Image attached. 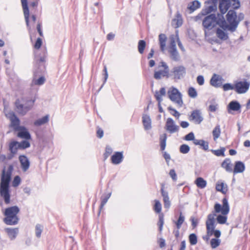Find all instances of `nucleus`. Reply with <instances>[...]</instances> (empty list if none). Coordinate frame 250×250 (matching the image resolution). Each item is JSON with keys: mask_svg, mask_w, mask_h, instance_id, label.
<instances>
[{"mask_svg": "<svg viewBox=\"0 0 250 250\" xmlns=\"http://www.w3.org/2000/svg\"><path fill=\"white\" fill-rule=\"evenodd\" d=\"M45 81V78L43 76L40 77L38 79H36L35 78L33 79L31 85H42Z\"/></svg>", "mask_w": 250, "mask_h": 250, "instance_id": "obj_38", "label": "nucleus"}, {"mask_svg": "<svg viewBox=\"0 0 250 250\" xmlns=\"http://www.w3.org/2000/svg\"><path fill=\"white\" fill-rule=\"evenodd\" d=\"M189 240L191 245H194L196 244L197 243V238L196 235L194 233L190 234L189 236Z\"/></svg>", "mask_w": 250, "mask_h": 250, "instance_id": "obj_49", "label": "nucleus"}, {"mask_svg": "<svg viewBox=\"0 0 250 250\" xmlns=\"http://www.w3.org/2000/svg\"><path fill=\"white\" fill-rule=\"evenodd\" d=\"M15 106L19 114L21 115H25L30 110V107L26 106L25 104H21L19 99L16 101Z\"/></svg>", "mask_w": 250, "mask_h": 250, "instance_id": "obj_13", "label": "nucleus"}, {"mask_svg": "<svg viewBox=\"0 0 250 250\" xmlns=\"http://www.w3.org/2000/svg\"><path fill=\"white\" fill-rule=\"evenodd\" d=\"M216 34L217 37L223 40H226L228 38V36L223 30L218 28L216 30Z\"/></svg>", "mask_w": 250, "mask_h": 250, "instance_id": "obj_37", "label": "nucleus"}, {"mask_svg": "<svg viewBox=\"0 0 250 250\" xmlns=\"http://www.w3.org/2000/svg\"><path fill=\"white\" fill-rule=\"evenodd\" d=\"M250 85V83L247 81H240L235 83L234 90L237 93H245L249 89Z\"/></svg>", "mask_w": 250, "mask_h": 250, "instance_id": "obj_10", "label": "nucleus"}, {"mask_svg": "<svg viewBox=\"0 0 250 250\" xmlns=\"http://www.w3.org/2000/svg\"><path fill=\"white\" fill-rule=\"evenodd\" d=\"M36 101V98L34 97L33 99L32 100H27L26 101V102L25 103V105L26 106H29L30 107V110L32 108L34 104V103Z\"/></svg>", "mask_w": 250, "mask_h": 250, "instance_id": "obj_58", "label": "nucleus"}, {"mask_svg": "<svg viewBox=\"0 0 250 250\" xmlns=\"http://www.w3.org/2000/svg\"><path fill=\"white\" fill-rule=\"evenodd\" d=\"M186 74V68L182 65H176L173 67L170 73V76H173L175 80H180L183 78Z\"/></svg>", "mask_w": 250, "mask_h": 250, "instance_id": "obj_7", "label": "nucleus"}, {"mask_svg": "<svg viewBox=\"0 0 250 250\" xmlns=\"http://www.w3.org/2000/svg\"><path fill=\"white\" fill-rule=\"evenodd\" d=\"M217 3H214L211 0L206 1L205 2V12L208 14L215 10L217 9Z\"/></svg>", "mask_w": 250, "mask_h": 250, "instance_id": "obj_23", "label": "nucleus"}, {"mask_svg": "<svg viewBox=\"0 0 250 250\" xmlns=\"http://www.w3.org/2000/svg\"><path fill=\"white\" fill-rule=\"evenodd\" d=\"M143 123L145 130H149L151 128V121L150 117L147 115L143 116Z\"/></svg>", "mask_w": 250, "mask_h": 250, "instance_id": "obj_30", "label": "nucleus"}, {"mask_svg": "<svg viewBox=\"0 0 250 250\" xmlns=\"http://www.w3.org/2000/svg\"><path fill=\"white\" fill-rule=\"evenodd\" d=\"M176 42L175 41V39L173 37H172L170 38L169 50H176Z\"/></svg>", "mask_w": 250, "mask_h": 250, "instance_id": "obj_59", "label": "nucleus"}, {"mask_svg": "<svg viewBox=\"0 0 250 250\" xmlns=\"http://www.w3.org/2000/svg\"><path fill=\"white\" fill-rule=\"evenodd\" d=\"M190 121H193L195 124H200L203 120V118L201 116V113L199 110H195L191 112L189 117Z\"/></svg>", "mask_w": 250, "mask_h": 250, "instance_id": "obj_14", "label": "nucleus"}, {"mask_svg": "<svg viewBox=\"0 0 250 250\" xmlns=\"http://www.w3.org/2000/svg\"><path fill=\"white\" fill-rule=\"evenodd\" d=\"M166 127L167 130L170 133H174L177 131L179 129V126L175 125L172 119L168 118L167 119Z\"/></svg>", "mask_w": 250, "mask_h": 250, "instance_id": "obj_15", "label": "nucleus"}, {"mask_svg": "<svg viewBox=\"0 0 250 250\" xmlns=\"http://www.w3.org/2000/svg\"><path fill=\"white\" fill-rule=\"evenodd\" d=\"M49 120V115H47L42 118H40L37 120H36L34 122V125L37 126H40L42 125H43L48 122Z\"/></svg>", "mask_w": 250, "mask_h": 250, "instance_id": "obj_36", "label": "nucleus"}, {"mask_svg": "<svg viewBox=\"0 0 250 250\" xmlns=\"http://www.w3.org/2000/svg\"><path fill=\"white\" fill-rule=\"evenodd\" d=\"M221 243V241L220 239L213 238L210 241V245L213 249H215L218 247Z\"/></svg>", "mask_w": 250, "mask_h": 250, "instance_id": "obj_47", "label": "nucleus"}, {"mask_svg": "<svg viewBox=\"0 0 250 250\" xmlns=\"http://www.w3.org/2000/svg\"><path fill=\"white\" fill-rule=\"evenodd\" d=\"M164 223V214L160 213L159 215V221L158 225L159 226V229L160 231H161L163 229V226Z\"/></svg>", "mask_w": 250, "mask_h": 250, "instance_id": "obj_45", "label": "nucleus"}, {"mask_svg": "<svg viewBox=\"0 0 250 250\" xmlns=\"http://www.w3.org/2000/svg\"><path fill=\"white\" fill-rule=\"evenodd\" d=\"M9 149L11 153L16 154L19 149L18 142H11L9 145Z\"/></svg>", "mask_w": 250, "mask_h": 250, "instance_id": "obj_32", "label": "nucleus"}, {"mask_svg": "<svg viewBox=\"0 0 250 250\" xmlns=\"http://www.w3.org/2000/svg\"><path fill=\"white\" fill-rule=\"evenodd\" d=\"M20 209L17 206H13L6 208L4 212L5 217L4 222L8 225H15L18 224L19 218L17 216Z\"/></svg>", "mask_w": 250, "mask_h": 250, "instance_id": "obj_4", "label": "nucleus"}, {"mask_svg": "<svg viewBox=\"0 0 250 250\" xmlns=\"http://www.w3.org/2000/svg\"><path fill=\"white\" fill-rule=\"evenodd\" d=\"M43 227L40 224H37L35 227V234L38 238H40L43 230Z\"/></svg>", "mask_w": 250, "mask_h": 250, "instance_id": "obj_41", "label": "nucleus"}, {"mask_svg": "<svg viewBox=\"0 0 250 250\" xmlns=\"http://www.w3.org/2000/svg\"><path fill=\"white\" fill-rule=\"evenodd\" d=\"M225 187V185L223 183H221L220 184L218 183L216 185V189L217 191H221L223 193H225V189L226 188Z\"/></svg>", "mask_w": 250, "mask_h": 250, "instance_id": "obj_55", "label": "nucleus"}, {"mask_svg": "<svg viewBox=\"0 0 250 250\" xmlns=\"http://www.w3.org/2000/svg\"><path fill=\"white\" fill-rule=\"evenodd\" d=\"M111 195V193H108L105 196L102 197L101 198V204L100 206V209H102L104 206L105 205L106 202H107L108 199L110 198Z\"/></svg>", "mask_w": 250, "mask_h": 250, "instance_id": "obj_42", "label": "nucleus"}, {"mask_svg": "<svg viewBox=\"0 0 250 250\" xmlns=\"http://www.w3.org/2000/svg\"><path fill=\"white\" fill-rule=\"evenodd\" d=\"M124 156L123 152H116L111 157V161L114 165H118L123 160Z\"/></svg>", "mask_w": 250, "mask_h": 250, "instance_id": "obj_19", "label": "nucleus"}, {"mask_svg": "<svg viewBox=\"0 0 250 250\" xmlns=\"http://www.w3.org/2000/svg\"><path fill=\"white\" fill-rule=\"evenodd\" d=\"M232 166L231 160L229 159H226L221 164L222 167L229 172H232Z\"/></svg>", "mask_w": 250, "mask_h": 250, "instance_id": "obj_29", "label": "nucleus"}, {"mask_svg": "<svg viewBox=\"0 0 250 250\" xmlns=\"http://www.w3.org/2000/svg\"><path fill=\"white\" fill-rule=\"evenodd\" d=\"M228 107L229 109L237 111L240 109L241 105L237 101H233L229 103Z\"/></svg>", "mask_w": 250, "mask_h": 250, "instance_id": "obj_31", "label": "nucleus"}, {"mask_svg": "<svg viewBox=\"0 0 250 250\" xmlns=\"http://www.w3.org/2000/svg\"><path fill=\"white\" fill-rule=\"evenodd\" d=\"M188 94L190 97L192 98H195L197 96V93L196 89L192 87L189 88L188 90Z\"/></svg>", "mask_w": 250, "mask_h": 250, "instance_id": "obj_46", "label": "nucleus"}, {"mask_svg": "<svg viewBox=\"0 0 250 250\" xmlns=\"http://www.w3.org/2000/svg\"><path fill=\"white\" fill-rule=\"evenodd\" d=\"M194 143L196 145L200 146L201 147L204 149L205 150L208 149V142H194Z\"/></svg>", "mask_w": 250, "mask_h": 250, "instance_id": "obj_48", "label": "nucleus"}, {"mask_svg": "<svg viewBox=\"0 0 250 250\" xmlns=\"http://www.w3.org/2000/svg\"><path fill=\"white\" fill-rule=\"evenodd\" d=\"M166 95V89L164 87H162L159 91H156L155 92V97L157 100V101L158 102V107H159V111L160 112H163V108L161 105V102L162 101V97L163 96H165Z\"/></svg>", "mask_w": 250, "mask_h": 250, "instance_id": "obj_17", "label": "nucleus"}, {"mask_svg": "<svg viewBox=\"0 0 250 250\" xmlns=\"http://www.w3.org/2000/svg\"><path fill=\"white\" fill-rule=\"evenodd\" d=\"M189 149V147L187 145H182L180 147V151L183 154L188 153Z\"/></svg>", "mask_w": 250, "mask_h": 250, "instance_id": "obj_52", "label": "nucleus"}, {"mask_svg": "<svg viewBox=\"0 0 250 250\" xmlns=\"http://www.w3.org/2000/svg\"><path fill=\"white\" fill-rule=\"evenodd\" d=\"M168 110L170 111L171 114L175 116L177 119L179 118L180 114L176 109L169 106L168 107Z\"/></svg>", "mask_w": 250, "mask_h": 250, "instance_id": "obj_54", "label": "nucleus"}, {"mask_svg": "<svg viewBox=\"0 0 250 250\" xmlns=\"http://www.w3.org/2000/svg\"><path fill=\"white\" fill-rule=\"evenodd\" d=\"M161 65L159 67L161 66L164 68V70H159L157 71H155L154 74V78L156 80H160L163 77L168 78L170 76V73H169V68L168 65L164 62H161L160 63Z\"/></svg>", "mask_w": 250, "mask_h": 250, "instance_id": "obj_9", "label": "nucleus"}, {"mask_svg": "<svg viewBox=\"0 0 250 250\" xmlns=\"http://www.w3.org/2000/svg\"><path fill=\"white\" fill-rule=\"evenodd\" d=\"M185 221V217L183 215L182 212L180 213V215L177 221L176 222V225L178 229H180L183 222Z\"/></svg>", "mask_w": 250, "mask_h": 250, "instance_id": "obj_44", "label": "nucleus"}, {"mask_svg": "<svg viewBox=\"0 0 250 250\" xmlns=\"http://www.w3.org/2000/svg\"><path fill=\"white\" fill-rule=\"evenodd\" d=\"M224 81V80L221 75L214 74L210 80V83L212 86L217 88L222 86Z\"/></svg>", "mask_w": 250, "mask_h": 250, "instance_id": "obj_12", "label": "nucleus"}, {"mask_svg": "<svg viewBox=\"0 0 250 250\" xmlns=\"http://www.w3.org/2000/svg\"><path fill=\"white\" fill-rule=\"evenodd\" d=\"M13 170L12 165H9L7 168L4 167L2 171L0 178V195L4 199L6 204L10 203L9 184Z\"/></svg>", "mask_w": 250, "mask_h": 250, "instance_id": "obj_2", "label": "nucleus"}, {"mask_svg": "<svg viewBox=\"0 0 250 250\" xmlns=\"http://www.w3.org/2000/svg\"><path fill=\"white\" fill-rule=\"evenodd\" d=\"M219 21L218 25L224 30H229L231 32L236 31L239 22L244 20V15L240 13L238 15L236 12L233 10H230L228 11L225 21L222 15L218 14Z\"/></svg>", "mask_w": 250, "mask_h": 250, "instance_id": "obj_1", "label": "nucleus"}, {"mask_svg": "<svg viewBox=\"0 0 250 250\" xmlns=\"http://www.w3.org/2000/svg\"><path fill=\"white\" fill-rule=\"evenodd\" d=\"M176 18L174 19L172 21L171 24L175 28L181 26L183 24V19L182 16L179 12L176 13Z\"/></svg>", "mask_w": 250, "mask_h": 250, "instance_id": "obj_25", "label": "nucleus"}, {"mask_svg": "<svg viewBox=\"0 0 250 250\" xmlns=\"http://www.w3.org/2000/svg\"><path fill=\"white\" fill-rule=\"evenodd\" d=\"M19 160L23 170L26 171L29 167V161L28 158L25 156H21L19 157Z\"/></svg>", "mask_w": 250, "mask_h": 250, "instance_id": "obj_28", "label": "nucleus"}, {"mask_svg": "<svg viewBox=\"0 0 250 250\" xmlns=\"http://www.w3.org/2000/svg\"><path fill=\"white\" fill-rule=\"evenodd\" d=\"M46 57V51L45 50L44 52V54L41 57H36V62L39 65L40 68V72H43L45 69V65L44 62H45V58Z\"/></svg>", "mask_w": 250, "mask_h": 250, "instance_id": "obj_22", "label": "nucleus"}, {"mask_svg": "<svg viewBox=\"0 0 250 250\" xmlns=\"http://www.w3.org/2000/svg\"><path fill=\"white\" fill-rule=\"evenodd\" d=\"M167 37L164 34H160L159 35V42L161 51L164 52L166 49Z\"/></svg>", "mask_w": 250, "mask_h": 250, "instance_id": "obj_27", "label": "nucleus"}, {"mask_svg": "<svg viewBox=\"0 0 250 250\" xmlns=\"http://www.w3.org/2000/svg\"><path fill=\"white\" fill-rule=\"evenodd\" d=\"M169 98L173 102L175 103L179 107H181L183 104L182 99V95L179 90L173 87H171L167 91Z\"/></svg>", "mask_w": 250, "mask_h": 250, "instance_id": "obj_5", "label": "nucleus"}, {"mask_svg": "<svg viewBox=\"0 0 250 250\" xmlns=\"http://www.w3.org/2000/svg\"><path fill=\"white\" fill-rule=\"evenodd\" d=\"M219 18L218 16L217 18L215 14H210L206 17L203 21V26L206 29H211L216 24L218 25Z\"/></svg>", "mask_w": 250, "mask_h": 250, "instance_id": "obj_6", "label": "nucleus"}, {"mask_svg": "<svg viewBox=\"0 0 250 250\" xmlns=\"http://www.w3.org/2000/svg\"><path fill=\"white\" fill-rule=\"evenodd\" d=\"M155 204L153 207L154 211L157 213H160L162 210V204L159 200H154Z\"/></svg>", "mask_w": 250, "mask_h": 250, "instance_id": "obj_39", "label": "nucleus"}, {"mask_svg": "<svg viewBox=\"0 0 250 250\" xmlns=\"http://www.w3.org/2000/svg\"><path fill=\"white\" fill-rule=\"evenodd\" d=\"M225 150V148L223 147L220 149L212 150V151L213 152V154L216 156H224Z\"/></svg>", "mask_w": 250, "mask_h": 250, "instance_id": "obj_53", "label": "nucleus"}, {"mask_svg": "<svg viewBox=\"0 0 250 250\" xmlns=\"http://www.w3.org/2000/svg\"><path fill=\"white\" fill-rule=\"evenodd\" d=\"M228 1L231 2V7L234 9H238L240 6V3L239 0H228Z\"/></svg>", "mask_w": 250, "mask_h": 250, "instance_id": "obj_50", "label": "nucleus"}, {"mask_svg": "<svg viewBox=\"0 0 250 250\" xmlns=\"http://www.w3.org/2000/svg\"><path fill=\"white\" fill-rule=\"evenodd\" d=\"M169 52L170 53V57L172 60L175 62H178L180 60V55L177 49L169 50Z\"/></svg>", "mask_w": 250, "mask_h": 250, "instance_id": "obj_35", "label": "nucleus"}, {"mask_svg": "<svg viewBox=\"0 0 250 250\" xmlns=\"http://www.w3.org/2000/svg\"><path fill=\"white\" fill-rule=\"evenodd\" d=\"M223 88L224 91L234 89V86L229 83L224 84L223 85Z\"/></svg>", "mask_w": 250, "mask_h": 250, "instance_id": "obj_60", "label": "nucleus"}, {"mask_svg": "<svg viewBox=\"0 0 250 250\" xmlns=\"http://www.w3.org/2000/svg\"><path fill=\"white\" fill-rule=\"evenodd\" d=\"M21 183V178L19 176H16L14 177L12 181V186L14 187H18Z\"/></svg>", "mask_w": 250, "mask_h": 250, "instance_id": "obj_56", "label": "nucleus"}, {"mask_svg": "<svg viewBox=\"0 0 250 250\" xmlns=\"http://www.w3.org/2000/svg\"><path fill=\"white\" fill-rule=\"evenodd\" d=\"M5 230L7 233L9 238L11 240H13L16 238L19 232V229L18 228H6Z\"/></svg>", "mask_w": 250, "mask_h": 250, "instance_id": "obj_26", "label": "nucleus"}, {"mask_svg": "<svg viewBox=\"0 0 250 250\" xmlns=\"http://www.w3.org/2000/svg\"><path fill=\"white\" fill-rule=\"evenodd\" d=\"M16 131H18L17 136L21 139L29 140L31 138L30 134L27 129L24 126H21Z\"/></svg>", "mask_w": 250, "mask_h": 250, "instance_id": "obj_16", "label": "nucleus"}, {"mask_svg": "<svg viewBox=\"0 0 250 250\" xmlns=\"http://www.w3.org/2000/svg\"><path fill=\"white\" fill-rule=\"evenodd\" d=\"M18 145L19 146V149H24L30 146V145L29 142H18Z\"/></svg>", "mask_w": 250, "mask_h": 250, "instance_id": "obj_51", "label": "nucleus"}, {"mask_svg": "<svg viewBox=\"0 0 250 250\" xmlns=\"http://www.w3.org/2000/svg\"><path fill=\"white\" fill-rule=\"evenodd\" d=\"M220 125H217L213 130L212 135L214 140L218 138L220 134Z\"/></svg>", "mask_w": 250, "mask_h": 250, "instance_id": "obj_43", "label": "nucleus"}, {"mask_svg": "<svg viewBox=\"0 0 250 250\" xmlns=\"http://www.w3.org/2000/svg\"><path fill=\"white\" fill-rule=\"evenodd\" d=\"M42 44V40L41 38H39L37 39L36 42H35V44L34 45V47L36 48V49H39L41 45Z\"/></svg>", "mask_w": 250, "mask_h": 250, "instance_id": "obj_62", "label": "nucleus"}, {"mask_svg": "<svg viewBox=\"0 0 250 250\" xmlns=\"http://www.w3.org/2000/svg\"><path fill=\"white\" fill-rule=\"evenodd\" d=\"M22 8L23 10V13L24 15V17L25 19V21L26 22V24L28 27H29V10L28 6L27 0H21Z\"/></svg>", "mask_w": 250, "mask_h": 250, "instance_id": "obj_11", "label": "nucleus"}, {"mask_svg": "<svg viewBox=\"0 0 250 250\" xmlns=\"http://www.w3.org/2000/svg\"><path fill=\"white\" fill-rule=\"evenodd\" d=\"M186 141H195L194 140V135L193 132H190L185 137Z\"/></svg>", "mask_w": 250, "mask_h": 250, "instance_id": "obj_61", "label": "nucleus"}, {"mask_svg": "<svg viewBox=\"0 0 250 250\" xmlns=\"http://www.w3.org/2000/svg\"><path fill=\"white\" fill-rule=\"evenodd\" d=\"M231 6V2L228 0H220L219 8L221 15L226 13Z\"/></svg>", "mask_w": 250, "mask_h": 250, "instance_id": "obj_18", "label": "nucleus"}, {"mask_svg": "<svg viewBox=\"0 0 250 250\" xmlns=\"http://www.w3.org/2000/svg\"><path fill=\"white\" fill-rule=\"evenodd\" d=\"M169 175L172 178V179L175 181L177 179V175L175 173V171L174 169H171L169 171Z\"/></svg>", "mask_w": 250, "mask_h": 250, "instance_id": "obj_64", "label": "nucleus"}, {"mask_svg": "<svg viewBox=\"0 0 250 250\" xmlns=\"http://www.w3.org/2000/svg\"><path fill=\"white\" fill-rule=\"evenodd\" d=\"M146 46V42L144 40H140L138 42V51L140 54H143L144 53L145 48Z\"/></svg>", "mask_w": 250, "mask_h": 250, "instance_id": "obj_40", "label": "nucleus"}, {"mask_svg": "<svg viewBox=\"0 0 250 250\" xmlns=\"http://www.w3.org/2000/svg\"><path fill=\"white\" fill-rule=\"evenodd\" d=\"M5 116L10 121V127L13 128L16 131L21 126L20 125V119L17 117L13 111H10L5 113Z\"/></svg>", "mask_w": 250, "mask_h": 250, "instance_id": "obj_8", "label": "nucleus"}, {"mask_svg": "<svg viewBox=\"0 0 250 250\" xmlns=\"http://www.w3.org/2000/svg\"><path fill=\"white\" fill-rule=\"evenodd\" d=\"M216 216V215L215 211L212 212L211 213H210L208 215L206 222V227L215 228V223Z\"/></svg>", "mask_w": 250, "mask_h": 250, "instance_id": "obj_21", "label": "nucleus"}, {"mask_svg": "<svg viewBox=\"0 0 250 250\" xmlns=\"http://www.w3.org/2000/svg\"><path fill=\"white\" fill-rule=\"evenodd\" d=\"M163 187L164 186H162L161 189V192L163 198L164 207L166 208H169L171 205L170 201L169 200L168 192L164 190Z\"/></svg>", "mask_w": 250, "mask_h": 250, "instance_id": "obj_20", "label": "nucleus"}, {"mask_svg": "<svg viewBox=\"0 0 250 250\" xmlns=\"http://www.w3.org/2000/svg\"><path fill=\"white\" fill-rule=\"evenodd\" d=\"M200 5V2L199 1L194 0L188 4V8L193 12L199 8Z\"/></svg>", "mask_w": 250, "mask_h": 250, "instance_id": "obj_34", "label": "nucleus"}, {"mask_svg": "<svg viewBox=\"0 0 250 250\" xmlns=\"http://www.w3.org/2000/svg\"><path fill=\"white\" fill-rule=\"evenodd\" d=\"M112 152V148L109 146H107L105 148V152L104 154V159H106L108 157H109L111 154Z\"/></svg>", "mask_w": 250, "mask_h": 250, "instance_id": "obj_57", "label": "nucleus"}, {"mask_svg": "<svg viewBox=\"0 0 250 250\" xmlns=\"http://www.w3.org/2000/svg\"><path fill=\"white\" fill-rule=\"evenodd\" d=\"M197 82L200 85H202L204 83V78L202 75H199L197 78Z\"/></svg>", "mask_w": 250, "mask_h": 250, "instance_id": "obj_63", "label": "nucleus"}, {"mask_svg": "<svg viewBox=\"0 0 250 250\" xmlns=\"http://www.w3.org/2000/svg\"><path fill=\"white\" fill-rule=\"evenodd\" d=\"M195 183L198 188H204L207 186L206 181L201 177L197 178L195 181Z\"/></svg>", "mask_w": 250, "mask_h": 250, "instance_id": "obj_33", "label": "nucleus"}, {"mask_svg": "<svg viewBox=\"0 0 250 250\" xmlns=\"http://www.w3.org/2000/svg\"><path fill=\"white\" fill-rule=\"evenodd\" d=\"M245 169V166L244 164L241 161H236L235 163L234 169L232 172L233 173L236 174L243 172Z\"/></svg>", "mask_w": 250, "mask_h": 250, "instance_id": "obj_24", "label": "nucleus"}, {"mask_svg": "<svg viewBox=\"0 0 250 250\" xmlns=\"http://www.w3.org/2000/svg\"><path fill=\"white\" fill-rule=\"evenodd\" d=\"M222 203V207L218 203H216L214 206L215 213H219L221 212L222 214L218 215L216 218L217 222L220 224H224L226 223L227 220V215L229 213V205L226 198L223 199Z\"/></svg>", "mask_w": 250, "mask_h": 250, "instance_id": "obj_3", "label": "nucleus"}]
</instances>
